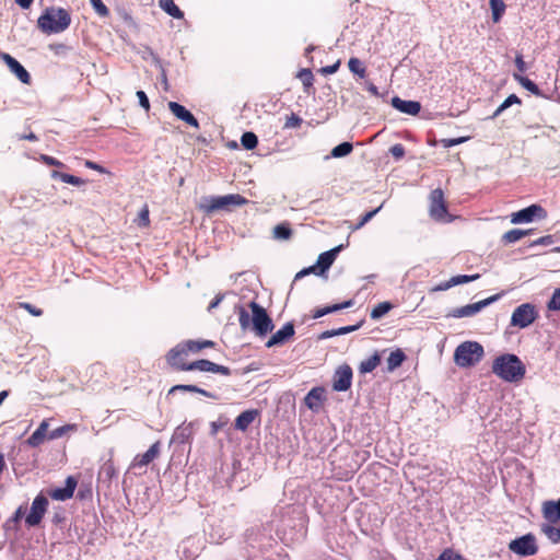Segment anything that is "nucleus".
Segmentation results:
<instances>
[{
    "label": "nucleus",
    "mask_w": 560,
    "mask_h": 560,
    "mask_svg": "<svg viewBox=\"0 0 560 560\" xmlns=\"http://www.w3.org/2000/svg\"><path fill=\"white\" fill-rule=\"evenodd\" d=\"M537 317L538 313L536 307L530 303H524L517 306L512 313L511 325L518 328H525L532 325Z\"/></svg>",
    "instance_id": "obj_7"
},
{
    "label": "nucleus",
    "mask_w": 560,
    "mask_h": 560,
    "mask_svg": "<svg viewBox=\"0 0 560 560\" xmlns=\"http://www.w3.org/2000/svg\"><path fill=\"white\" fill-rule=\"evenodd\" d=\"M544 517L551 522L560 521V499L558 501H547L542 505Z\"/></svg>",
    "instance_id": "obj_24"
},
{
    "label": "nucleus",
    "mask_w": 560,
    "mask_h": 560,
    "mask_svg": "<svg viewBox=\"0 0 560 560\" xmlns=\"http://www.w3.org/2000/svg\"><path fill=\"white\" fill-rule=\"evenodd\" d=\"M483 348L476 341L460 343L454 352V361L460 368L476 365L483 357Z\"/></svg>",
    "instance_id": "obj_4"
},
{
    "label": "nucleus",
    "mask_w": 560,
    "mask_h": 560,
    "mask_svg": "<svg viewBox=\"0 0 560 560\" xmlns=\"http://www.w3.org/2000/svg\"><path fill=\"white\" fill-rule=\"evenodd\" d=\"M492 20L498 23L505 12L506 5L503 0H489Z\"/></svg>",
    "instance_id": "obj_36"
},
{
    "label": "nucleus",
    "mask_w": 560,
    "mask_h": 560,
    "mask_svg": "<svg viewBox=\"0 0 560 560\" xmlns=\"http://www.w3.org/2000/svg\"><path fill=\"white\" fill-rule=\"evenodd\" d=\"M292 236L290 223L283 222L273 228V237L276 240H289Z\"/></svg>",
    "instance_id": "obj_37"
},
{
    "label": "nucleus",
    "mask_w": 560,
    "mask_h": 560,
    "mask_svg": "<svg viewBox=\"0 0 560 560\" xmlns=\"http://www.w3.org/2000/svg\"><path fill=\"white\" fill-rule=\"evenodd\" d=\"M71 24V15L63 8L49 7L38 18L37 25L45 34H58Z\"/></svg>",
    "instance_id": "obj_3"
},
{
    "label": "nucleus",
    "mask_w": 560,
    "mask_h": 560,
    "mask_svg": "<svg viewBox=\"0 0 560 560\" xmlns=\"http://www.w3.org/2000/svg\"><path fill=\"white\" fill-rule=\"evenodd\" d=\"M466 140V138H446L441 140V144L443 148H451L457 144L463 143Z\"/></svg>",
    "instance_id": "obj_58"
},
{
    "label": "nucleus",
    "mask_w": 560,
    "mask_h": 560,
    "mask_svg": "<svg viewBox=\"0 0 560 560\" xmlns=\"http://www.w3.org/2000/svg\"><path fill=\"white\" fill-rule=\"evenodd\" d=\"M513 77L527 91L532 92L535 95H539L540 91L535 82L520 73H514Z\"/></svg>",
    "instance_id": "obj_39"
},
{
    "label": "nucleus",
    "mask_w": 560,
    "mask_h": 560,
    "mask_svg": "<svg viewBox=\"0 0 560 560\" xmlns=\"http://www.w3.org/2000/svg\"><path fill=\"white\" fill-rule=\"evenodd\" d=\"M360 326H361V324H358V325H352V326H343L338 329L326 330L320 334L319 339H327V338H331V337L339 336V335L350 334V332L359 329Z\"/></svg>",
    "instance_id": "obj_35"
},
{
    "label": "nucleus",
    "mask_w": 560,
    "mask_h": 560,
    "mask_svg": "<svg viewBox=\"0 0 560 560\" xmlns=\"http://www.w3.org/2000/svg\"><path fill=\"white\" fill-rule=\"evenodd\" d=\"M533 230H520V229H513L508 232H505L502 236V242L504 244H512L520 240H522L524 236L530 234Z\"/></svg>",
    "instance_id": "obj_31"
},
{
    "label": "nucleus",
    "mask_w": 560,
    "mask_h": 560,
    "mask_svg": "<svg viewBox=\"0 0 560 560\" xmlns=\"http://www.w3.org/2000/svg\"><path fill=\"white\" fill-rule=\"evenodd\" d=\"M405 360L406 354L404 351L401 349H396L395 351L390 352L387 359V370L394 371L395 369L399 368Z\"/></svg>",
    "instance_id": "obj_32"
},
{
    "label": "nucleus",
    "mask_w": 560,
    "mask_h": 560,
    "mask_svg": "<svg viewBox=\"0 0 560 560\" xmlns=\"http://www.w3.org/2000/svg\"><path fill=\"white\" fill-rule=\"evenodd\" d=\"M294 325L289 322L269 338V340L266 342V347L271 348L275 346H282L288 342L294 336Z\"/></svg>",
    "instance_id": "obj_15"
},
{
    "label": "nucleus",
    "mask_w": 560,
    "mask_h": 560,
    "mask_svg": "<svg viewBox=\"0 0 560 560\" xmlns=\"http://www.w3.org/2000/svg\"><path fill=\"white\" fill-rule=\"evenodd\" d=\"M247 199L238 194L205 198L200 209L206 213L228 209L230 206H243Z\"/></svg>",
    "instance_id": "obj_5"
},
{
    "label": "nucleus",
    "mask_w": 560,
    "mask_h": 560,
    "mask_svg": "<svg viewBox=\"0 0 560 560\" xmlns=\"http://www.w3.org/2000/svg\"><path fill=\"white\" fill-rule=\"evenodd\" d=\"M492 373L504 382L518 383L525 377L526 366L516 354L504 353L493 360Z\"/></svg>",
    "instance_id": "obj_2"
},
{
    "label": "nucleus",
    "mask_w": 560,
    "mask_h": 560,
    "mask_svg": "<svg viewBox=\"0 0 560 560\" xmlns=\"http://www.w3.org/2000/svg\"><path fill=\"white\" fill-rule=\"evenodd\" d=\"M499 299V294L492 295L488 299H485L482 301L468 304L453 310L452 316L453 317H468L477 314L480 312L483 307L488 306L492 302L497 301Z\"/></svg>",
    "instance_id": "obj_12"
},
{
    "label": "nucleus",
    "mask_w": 560,
    "mask_h": 560,
    "mask_svg": "<svg viewBox=\"0 0 560 560\" xmlns=\"http://www.w3.org/2000/svg\"><path fill=\"white\" fill-rule=\"evenodd\" d=\"M438 560H463L462 556L451 549L444 550Z\"/></svg>",
    "instance_id": "obj_56"
},
{
    "label": "nucleus",
    "mask_w": 560,
    "mask_h": 560,
    "mask_svg": "<svg viewBox=\"0 0 560 560\" xmlns=\"http://www.w3.org/2000/svg\"><path fill=\"white\" fill-rule=\"evenodd\" d=\"M352 383V370L349 365L340 366L335 375L332 382V388L337 392H346L351 387Z\"/></svg>",
    "instance_id": "obj_13"
},
{
    "label": "nucleus",
    "mask_w": 560,
    "mask_h": 560,
    "mask_svg": "<svg viewBox=\"0 0 560 560\" xmlns=\"http://www.w3.org/2000/svg\"><path fill=\"white\" fill-rule=\"evenodd\" d=\"M228 419L220 418L218 421L211 422V433L215 435L225 424Z\"/></svg>",
    "instance_id": "obj_60"
},
{
    "label": "nucleus",
    "mask_w": 560,
    "mask_h": 560,
    "mask_svg": "<svg viewBox=\"0 0 560 560\" xmlns=\"http://www.w3.org/2000/svg\"><path fill=\"white\" fill-rule=\"evenodd\" d=\"M515 66L517 68L516 73L522 74L527 70L526 62L524 61L523 56L521 54H517L515 57Z\"/></svg>",
    "instance_id": "obj_61"
},
{
    "label": "nucleus",
    "mask_w": 560,
    "mask_h": 560,
    "mask_svg": "<svg viewBox=\"0 0 560 560\" xmlns=\"http://www.w3.org/2000/svg\"><path fill=\"white\" fill-rule=\"evenodd\" d=\"M84 165L88 167V168H91V170H94V171H97L100 173H105V168L101 165H98L97 163L93 162V161H90V160H86Z\"/></svg>",
    "instance_id": "obj_64"
},
{
    "label": "nucleus",
    "mask_w": 560,
    "mask_h": 560,
    "mask_svg": "<svg viewBox=\"0 0 560 560\" xmlns=\"http://www.w3.org/2000/svg\"><path fill=\"white\" fill-rule=\"evenodd\" d=\"M190 355L191 354H189V351L182 341L167 351L165 361L172 370L190 371V362H188Z\"/></svg>",
    "instance_id": "obj_6"
},
{
    "label": "nucleus",
    "mask_w": 560,
    "mask_h": 560,
    "mask_svg": "<svg viewBox=\"0 0 560 560\" xmlns=\"http://www.w3.org/2000/svg\"><path fill=\"white\" fill-rule=\"evenodd\" d=\"M429 200L430 217L435 221H447L448 212L443 190L441 188L433 189Z\"/></svg>",
    "instance_id": "obj_8"
},
{
    "label": "nucleus",
    "mask_w": 560,
    "mask_h": 560,
    "mask_svg": "<svg viewBox=\"0 0 560 560\" xmlns=\"http://www.w3.org/2000/svg\"><path fill=\"white\" fill-rule=\"evenodd\" d=\"M74 429V425H71V424H67V425H62V427H59L55 430H52L49 434H48V439L49 440H56V439H59L61 438L63 434H66L67 432H69L70 430H73Z\"/></svg>",
    "instance_id": "obj_48"
},
{
    "label": "nucleus",
    "mask_w": 560,
    "mask_h": 560,
    "mask_svg": "<svg viewBox=\"0 0 560 560\" xmlns=\"http://www.w3.org/2000/svg\"><path fill=\"white\" fill-rule=\"evenodd\" d=\"M541 532L553 544H558L560 541V527H556V526L550 525V524H545V525L541 526Z\"/></svg>",
    "instance_id": "obj_42"
},
{
    "label": "nucleus",
    "mask_w": 560,
    "mask_h": 560,
    "mask_svg": "<svg viewBox=\"0 0 560 560\" xmlns=\"http://www.w3.org/2000/svg\"><path fill=\"white\" fill-rule=\"evenodd\" d=\"M353 150V145L350 142H342L331 150L332 158H343L350 154Z\"/></svg>",
    "instance_id": "obj_44"
},
{
    "label": "nucleus",
    "mask_w": 560,
    "mask_h": 560,
    "mask_svg": "<svg viewBox=\"0 0 560 560\" xmlns=\"http://www.w3.org/2000/svg\"><path fill=\"white\" fill-rule=\"evenodd\" d=\"M101 474H104L108 479H112L114 476H116V468L114 463L110 460L106 462L101 468Z\"/></svg>",
    "instance_id": "obj_51"
},
{
    "label": "nucleus",
    "mask_w": 560,
    "mask_h": 560,
    "mask_svg": "<svg viewBox=\"0 0 560 560\" xmlns=\"http://www.w3.org/2000/svg\"><path fill=\"white\" fill-rule=\"evenodd\" d=\"M2 58L5 61L9 69L18 77V79L22 83H24V84L31 83L30 73L15 58L10 56L9 54H3Z\"/></svg>",
    "instance_id": "obj_18"
},
{
    "label": "nucleus",
    "mask_w": 560,
    "mask_h": 560,
    "mask_svg": "<svg viewBox=\"0 0 560 560\" xmlns=\"http://www.w3.org/2000/svg\"><path fill=\"white\" fill-rule=\"evenodd\" d=\"M381 363V355L375 352L373 355L369 357L368 359L363 360L360 363L359 371L361 373H370L374 371L378 364Z\"/></svg>",
    "instance_id": "obj_33"
},
{
    "label": "nucleus",
    "mask_w": 560,
    "mask_h": 560,
    "mask_svg": "<svg viewBox=\"0 0 560 560\" xmlns=\"http://www.w3.org/2000/svg\"><path fill=\"white\" fill-rule=\"evenodd\" d=\"M19 307L25 310L31 315L36 316V317L42 316L43 313H44L42 308H38V307L32 305L31 303H27V302L19 303Z\"/></svg>",
    "instance_id": "obj_49"
},
{
    "label": "nucleus",
    "mask_w": 560,
    "mask_h": 560,
    "mask_svg": "<svg viewBox=\"0 0 560 560\" xmlns=\"http://www.w3.org/2000/svg\"><path fill=\"white\" fill-rule=\"evenodd\" d=\"M298 77L301 79L304 90H308L313 86L314 75L310 69H302L299 71Z\"/></svg>",
    "instance_id": "obj_45"
},
{
    "label": "nucleus",
    "mask_w": 560,
    "mask_h": 560,
    "mask_svg": "<svg viewBox=\"0 0 560 560\" xmlns=\"http://www.w3.org/2000/svg\"><path fill=\"white\" fill-rule=\"evenodd\" d=\"M353 305V301L352 300H348V301H345L342 303H338V304H332V305H329V306H325V307H319V308H316L313 313V318H319L322 316H325L327 314H330V313H334V312H337V311H340V310H343V308H348V307H351Z\"/></svg>",
    "instance_id": "obj_28"
},
{
    "label": "nucleus",
    "mask_w": 560,
    "mask_h": 560,
    "mask_svg": "<svg viewBox=\"0 0 560 560\" xmlns=\"http://www.w3.org/2000/svg\"><path fill=\"white\" fill-rule=\"evenodd\" d=\"M248 306L252 311V316L243 306L237 307L241 328L243 330L253 329L259 337L266 336L273 328L270 316L267 314V311L255 301H252Z\"/></svg>",
    "instance_id": "obj_1"
},
{
    "label": "nucleus",
    "mask_w": 560,
    "mask_h": 560,
    "mask_svg": "<svg viewBox=\"0 0 560 560\" xmlns=\"http://www.w3.org/2000/svg\"><path fill=\"white\" fill-rule=\"evenodd\" d=\"M137 97L139 100L140 106L142 108H144L145 112H149L150 110V102H149V98H148L147 94L143 91H138L137 92Z\"/></svg>",
    "instance_id": "obj_59"
},
{
    "label": "nucleus",
    "mask_w": 560,
    "mask_h": 560,
    "mask_svg": "<svg viewBox=\"0 0 560 560\" xmlns=\"http://www.w3.org/2000/svg\"><path fill=\"white\" fill-rule=\"evenodd\" d=\"M49 428L48 420H43L38 428L32 433V435L27 439L26 443L31 447H38L44 443L47 438V431Z\"/></svg>",
    "instance_id": "obj_22"
},
{
    "label": "nucleus",
    "mask_w": 560,
    "mask_h": 560,
    "mask_svg": "<svg viewBox=\"0 0 560 560\" xmlns=\"http://www.w3.org/2000/svg\"><path fill=\"white\" fill-rule=\"evenodd\" d=\"M324 400V388H312L304 398V402L311 410H317Z\"/></svg>",
    "instance_id": "obj_23"
},
{
    "label": "nucleus",
    "mask_w": 560,
    "mask_h": 560,
    "mask_svg": "<svg viewBox=\"0 0 560 560\" xmlns=\"http://www.w3.org/2000/svg\"><path fill=\"white\" fill-rule=\"evenodd\" d=\"M25 511H26L25 506H23V505L19 506L16 509V511L14 512L13 516L9 520V522L19 523L21 521V518L24 516Z\"/></svg>",
    "instance_id": "obj_62"
},
{
    "label": "nucleus",
    "mask_w": 560,
    "mask_h": 560,
    "mask_svg": "<svg viewBox=\"0 0 560 560\" xmlns=\"http://www.w3.org/2000/svg\"><path fill=\"white\" fill-rule=\"evenodd\" d=\"M39 159L44 164H46L48 166H57V167L65 166V164L62 162H60L59 160H57L50 155H47V154H42Z\"/></svg>",
    "instance_id": "obj_54"
},
{
    "label": "nucleus",
    "mask_w": 560,
    "mask_h": 560,
    "mask_svg": "<svg viewBox=\"0 0 560 560\" xmlns=\"http://www.w3.org/2000/svg\"><path fill=\"white\" fill-rule=\"evenodd\" d=\"M90 3L100 16L106 18L109 15V10L102 0H90Z\"/></svg>",
    "instance_id": "obj_47"
},
{
    "label": "nucleus",
    "mask_w": 560,
    "mask_h": 560,
    "mask_svg": "<svg viewBox=\"0 0 560 560\" xmlns=\"http://www.w3.org/2000/svg\"><path fill=\"white\" fill-rule=\"evenodd\" d=\"M480 278V275L479 273H475V275H458V276H454L451 278V284L454 285H458V284H463V283H467V282H471V281H475L477 279Z\"/></svg>",
    "instance_id": "obj_46"
},
{
    "label": "nucleus",
    "mask_w": 560,
    "mask_h": 560,
    "mask_svg": "<svg viewBox=\"0 0 560 560\" xmlns=\"http://www.w3.org/2000/svg\"><path fill=\"white\" fill-rule=\"evenodd\" d=\"M160 7L174 19H183L184 12L176 5L174 0H160Z\"/></svg>",
    "instance_id": "obj_30"
},
{
    "label": "nucleus",
    "mask_w": 560,
    "mask_h": 560,
    "mask_svg": "<svg viewBox=\"0 0 560 560\" xmlns=\"http://www.w3.org/2000/svg\"><path fill=\"white\" fill-rule=\"evenodd\" d=\"M200 371V372H210V373H217L224 376L231 375L230 368L225 365H220L214 362H211L209 360L202 359L190 362V371Z\"/></svg>",
    "instance_id": "obj_14"
},
{
    "label": "nucleus",
    "mask_w": 560,
    "mask_h": 560,
    "mask_svg": "<svg viewBox=\"0 0 560 560\" xmlns=\"http://www.w3.org/2000/svg\"><path fill=\"white\" fill-rule=\"evenodd\" d=\"M553 243V238L551 235L541 236L536 240L533 245H550Z\"/></svg>",
    "instance_id": "obj_63"
},
{
    "label": "nucleus",
    "mask_w": 560,
    "mask_h": 560,
    "mask_svg": "<svg viewBox=\"0 0 560 560\" xmlns=\"http://www.w3.org/2000/svg\"><path fill=\"white\" fill-rule=\"evenodd\" d=\"M341 61L337 60L334 65L326 66L319 69V72L324 75L332 74L340 68Z\"/></svg>",
    "instance_id": "obj_57"
},
{
    "label": "nucleus",
    "mask_w": 560,
    "mask_h": 560,
    "mask_svg": "<svg viewBox=\"0 0 560 560\" xmlns=\"http://www.w3.org/2000/svg\"><path fill=\"white\" fill-rule=\"evenodd\" d=\"M160 446H161V444L158 441L154 444H152L150 446V448L145 453L138 454L133 458L132 466L133 467H139V468L148 466L150 463H152L160 455Z\"/></svg>",
    "instance_id": "obj_19"
},
{
    "label": "nucleus",
    "mask_w": 560,
    "mask_h": 560,
    "mask_svg": "<svg viewBox=\"0 0 560 560\" xmlns=\"http://www.w3.org/2000/svg\"><path fill=\"white\" fill-rule=\"evenodd\" d=\"M302 124V118L295 114H291L287 117L284 128H298Z\"/></svg>",
    "instance_id": "obj_52"
},
{
    "label": "nucleus",
    "mask_w": 560,
    "mask_h": 560,
    "mask_svg": "<svg viewBox=\"0 0 560 560\" xmlns=\"http://www.w3.org/2000/svg\"><path fill=\"white\" fill-rule=\"evenodd\" d=\"M176 392H189V393H197V394H200L205 397H208V398H212V399H215L217 396L214 394H212L211 392H208L201 387H198L197 385H184V384H178V385H174L173 387H171V389L168 390V394H174Z\"/></svg>",
    "instance_id": "obj_27"
},
{
    "label": "nucleus",
    "mask_w": 560,
    "mask_h": 560,
    "mask_svg": "<svg viewBox=\"0 0 560 560\" xmlns=\"http://www.w3.org/2000/svg\"><path fill=\"white\" fill-rule=\"evenodd\" d=\"M389 152L396 160H400L405 156V147L401 143H396L390 147Z\"/></svg>",
    "instance_id": "obj_55"
},
{
    "label": "nucleus",
    "mask_w": 560,
    "mask_h": 560,
    "mask_svg": "<svg viewBox=\"0 0 560 560\" xmlns=\"http://www.w3.org/2000/svg\"><path fill=\"white\" fill-rule=\"evenodd\" d=\"M393 308V304L389 302H381L375 305L371 311V318L376 320L382 318Z\"/></svg>",
    "instance_id": "obj_40"
},
{
    "label": "nucleus",
    "mask_w": 560,
    "mask_h": 560,
    "mask_svg": "<svg viewBox=\"0 0 560 560\" xmlns=\"http://www.w3.org/2000/svg\"><path fill=\"white\" fill-rule=\"evenodd\" d=\"M78 486V480L73 476H69L66 479V486L63 488H56L48 491V495L52 500L66 501L73 497L74 490Z\"/></svg>",
    "instance_id": "obj_16"
},
{
    "label": "nucleus",
    "mask_w": 560,
    "mask_h": 560,
    "mask_svg": "<svg viewBox=\"0 0 560 560\" xmlns=\"http://www.w3.org/2000/svg\"><path fill=\"white\" fill-rule=\"evenodd\" d=\"M90 381L101 383L107 376V369L103 363L96 362L90 366Z\"/></svg>",
    "instance_id": "obj_29"
},
{
    "label": "nucleus",
    "mask_w": 560,
    "mask_h": 560,
    "mask_svg": "<svg viewBox=\"0 0 560 560\" xmlns=\"http://www.w3.org/2000/svg\"><path fill=\"white\" fill-rule=\"evenodd\" d=\"M51 177L58 178L61 182H63L66 184L73 185V186H81V185L85 184V180L81 177H78V176H74L71 174H67V173H61L58 171H52Z\"/></svg>",
    "instance_id": "obj_34"
},
{
    "label": "nucleus",
    "mask_w": 560,
    "mask_h": 560,
    "mask_svg": "<svg viewBox=\"0 0 560 560\" xmlns=\"http://www.w3.org/2000/svg\"><path fill=\"white\" fill-rule=\"evenodd\" d=\"M547 217V211L539 205H530L527 208H524L517 212L512 213L511 222L514 224L517 223H528L532 222L535 218L545 219Z\"/></svg>",
    "instance_id": "obj_11"
},
{
    "label": "nucleus",
    "mask_w": 560,
    "mask_h": 560,
    "mask_svg": "<svg viewBox=\"0 0 560 560\" xmlns=\"http://www.w3.org/2000/svg\"><path fill=\"white\" fill-rule=\"evenodd\" d=\"M168 108L176 118L183 120L187 125L199 128V122L195 116L183 105L177 102H168Z\"/></svg>",
    "instance_id": "obj_17"
},
{
    "label": "nucleus",
    "mask_w": 560,
    "mask_h": 560,
    "mask_svg": "<svg viewBox=\"0 0 560 560\" xmlns=\"http://www.w3.org/2000/svg\"><path fill=\"white\" fill-rule=\"evenodd\" d=\"M258 411L255 409L252 410H245L243 411L236 419H235V428L241 431H246L248 427L254 422V420L258 416Z\"/></svg>",
    "instance_id": "obj_25"
},
{
    "label": "nucleus",
    "mask_w": 560,
    "mask_h": 560,
    "mask_svg": "<svg viewBox=\"0 0 560 560\" xmlns=\"http://www.w3.org/2000/svg\"><path fill=\"white\" fill-rule=\"evenodd\" d=\"M547 306L551 311H560V289L555 290Z\"/></svg>",
    "instance_id": "obj_50"
},
{
    "label": "nucleus",
    "mask_w": 560,
    "mask_h": 560,
    "mask_svg": "<svg viewBox=\"0 0 560 560\" xmlns=\"http://www.w3.org/2000/svg\"><path fill=\"white\" fill-rule=\"evenodd\" d=\"M522 101L521 98L515 95V94H511L509 95L502 103L501 105L494 110V113L492 114L491 118H495L498 117L499 115H501L506 108H509L510 106L514 105V104H521Z\"/></svg>",
    "instance_id": "obj_38"
},
{
    "label": "nucleus",
    "mask_w": 560,
    "mask_h": 560,
    "mask_svg": "<svg viewBox=\"0 0 560 560\" xmlns=\"http://www.w3.org/2000/svg\"><path fill=\"white\" fill-rule=\"evenodd\" d=\"M381 208L382 206L363 214L360 221L358 222L355 229H361L364 224H366L381 210Z\"/></svg>",
    "instance_id": "obj_53"
},
{
    "label": "nucleus",
    "mask_w": 560,
    "mask_h": 560,
    "mask_svg": "<svg viewBox=\"0 0 560 560\" xmlns=\"http://www.w3.org/2000/svg\"><path fill=\"white\" fill-rule=\"evenodd\" d=\"M183 342H184V346L189 351V354H198L199 352H201L205 349L214 348L215 345H217L212 340H191V339H188V340H184Z\"/></svg>",
    "instance_id": "obj_26"
},
{
    "label": "nucleus",
    "mask_w": 560,
    "mask_h": 560,
    "mask_svg": "<svg viewBox=\"0 0 560 560\" xmlns=\"http://www.w3.org/2000/svg\"><path fill=\"white\" fill-rule=\"evenodd\" d=\"M48 499L38 494L32 502L31 511L25 517V523L28 527H35L40 524L44 515L47 512Z\"/></svg>",
    "instance_id": "obj_10"
},
{
    "label": "nucleus",
    "mask_w": 560,
    "mask_h": 560,
    "mask_svg": "<svg viewBox=\"0 0 560 560\" xmlns=\"http://www.w3.org/2000/svg\"><path fill=\"white\" fill-rule=\"evenodd\" d=\"M241 143L246 150H253L258 144V138L254 132H244L241 138Z\"/></svg>",
    "instance_id": "obj_43"
},
{
    "label": "nucleus",
    "mask_w": 560,
    "mask_h": 560,
    "mask_svg": "<svg viewBox=\"0 0 560 560\" xmlns=\"http://www.w3.org/2000/svg\"><path fill=\"white\" fill-rule=\"evenodd\" d=\"M348 67L352 73L359 75L361 79L365 78L366 69L359 58H355V57L350 58L348 61Z\"/></svg>",
    "instance_id": "obj_41"
},
{
    "label": "nucleus",
    "mask_w": 560,
    "mask_h": 560,
    "mask_svg": "<svg viewBox=\"0 0 560 560\" xmlns=\"http://www.w3.org/2000/svg\"><path fill=\"white\" fill-rule=\"evenodd\" d=\"M509 549L521 557L534 556L538 551L536 538L532 534L512 540L509 544Z\"/></svg>",
    "instance_id": "obj_9"
},
{
    "label": "nucleus",
    "mask_w": 560,
    "mask_h": 560,
    "mask_svg": "<svg viewBox=\"0 0 560 560\" xmlns=\"http://www.w3.org/2000/svg\"><path fill=\"white\" fill-rule=\"evenodd\" d=\"M341 249H342V245H339L330 250L322 253L318 256L317 266H315L316 269L318 268L320 273L328 270L330 268V266L334 264V261L336 260V257Z\"/></svg>",
    "instance_id": "obj_21"
},
{
    "label": "nucleus",
    "mask_w": 560,
    "mask_h": 560,
    "mask_svg": "<svg viewBox=\"0 0 560 560\" xmlns=\"http://www.w3.org/2000/svg\"><path fill=\"white\" fill-rule=\"evenodd\" d=\"M392 105L396 109H398L401 113L408 114V115H418L421 110V105L417 101H405L401 100L398 96H395L392 98Z\"/></svg>",
    "instance_id": "obj_20"
}]
</instances>
